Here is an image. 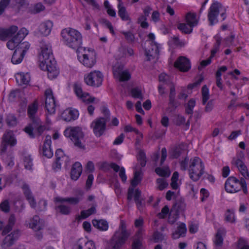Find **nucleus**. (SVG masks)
Here are the masks:
<instances>
[{"label": "nucleus", "mask_w": 249, "mask_h": 249, "mask_svg": "<svg viewBox=\"0 0 249 249\" xmlns=\"http://www.w3.org/2000/svg\"><path fill=\"white\" fill-rule=\"evenodd\" d=\"M0 209L4 213H8L10 211V204L8 200H5L0 203Z\"/></svg>", "instance_id": "13d9d810"}, {"label": "nucleus", "mask_w": 249, "mask_h": 249, "mask_svg": "<svg viewBox=\"0 0 249 249\" xmlns=\"http://www.w3.org/2000/svg\"><path fill=\"white\" fill-rule=\"evenodd\" d=\"M232 162L238 168L239 171L245 179L249 178V173L248 168L242 160L239 159L234 158Z\"/></svg>", "instance_id": "393cba45"}, {"label": "nucleus", "mask_w": 249, "mask_h": 249, "mask_svg": "<svg viewBox=\"0 0 249 249\" xmlns=\"http://www.w3.org/2000/svg\"><path fill=\"white\" fill-rule=\"evenodd\" d=\"M137 160L142 167L145 166L146 163V158L145 154L143 151L141 150L139 152Z\"/></svg>", "instance_id": "09e8293b"}, {"label": "nucleus", "mask_w": 249, "mask_h": 249, "mask_svg": "<svg viewBox=\"0 0 249 249\" xmlns=\"http://www.w3.org/2000/svg\"><path fill=\"white\" fill-rule=\"evenodd\" d=\"M124 66L123 65H115L112 68L113 74L115 78L117 76L120 74L124 71Z\"/></svg>", "instance_id": "3c124183"}, {"label": "nucleus", "mask_w": 249, "mask_h": 249, "mask_svg": "<svg viewBox=\"0 0 249 249\" xmlns=\"http://www.w3.org/2000/svg\"><path fill=\"white\" fill-rule=\"evenodd\" d=\"M92 223L95 228L101 231H106L108 228V222L104 219H93Z\"/></svg>", "instance_id": "473e14b6"}, {"label": "nucleus", "mask_w": 249, "mask_h": 249, "mask_svg": "<svg viewBox=\"0 0 249 249\" xmlns=\"http://www.w3.org/2000/svg\"><path fill=\"white\" fill-rule=\"evenodd\" d=\"M19 236V231L16 230L7 235L3 239L2 244V248L9 247L12 246Z\"/></svg>", "instance_id": "5701e85b"}, {"label": "nucleus", "mask_w": 249, "mask_h": 249, "mask_svg": "<svg viewBox=\"0 0 249 249\" xmlns=\"http://www.w3.org/2000/svg\"><path fill=\"white\" fill-rule=\"evenodd\" d=\"M130 93L133 98L140 99L142 97L141 90L139 88L132 89Z\"/></svg>", "instance_id": "4d7b16f0"}, {"label": "nucleus", "mask_w": 249, "mask_h": 249, "mask_svg": "<svg viewBox=\"0 0 249 249\" xmlns=\"http://www.w3.org/2000/svg\"><path fill=\"white\" fill-rule=\"evenodd\" d=\"M203 80H204V78H203V76L202 75L200 76L198 79H197L196 82L192 83H190L187 85V89L189 90H192L194 88L198 87L200 85V84L201 83V82L203 81Z\"/></svg>", "instance_id": "603ef678"}, {"label": "nucleus", "mask_w": 249, "mask_h": 249, "mask_svg": "<svg viewBox=\"0 0 249 249\" xmlns=\"http://www.w3.org/2000/svg\"><path fill=\"white\" fill-rule=\"evenodd\" d=\"M30 227L36 231H38L42 229L43 224L40 222V218L37 215H35L30 223Z\"/></svg>", "instance_id": "f704fd0d"}, {"label": "nucleus", "mask_w": 249, "mask_h": 249, "mask_svg": "<svg viewBox=\"0 0 249 249\" xmlns=\"http://www.w3.org/2000/svg\"><path fill=\"white\" fill-rule=\"evenodd\" d=\"M30 47V44L27 41L23 42L15 49L11 58V62L14 64L20 63L25 54Z\"/></svg>", "instance_id": "f8f14e48"}, {"label": "nucleus", "mask_w": 249, "mask_h": 249, "mask_svg": "<svg viewBox=\"0 0 249 249\" xmlns=\"http://www.w3.org/2000/svg\"><path fill=\"white\" fill-rule=\"evenodd\" d=\"M51 143L52 141L51 136L49 135L46 136L43 143L42 154L48 158H51L53 156V152L51 148Z\"/></svg>", "instance_id": "b1692460"}, {"label": "nucleus", "mask_w": 249, "mask_h": 249, "mask_svg": "<svg viewBox=\"0 0 249 249\" xmlns=\"http://www.w3.org/2000/svg\"><path fill=\"white\" fill-rule=\"evenodd\" d=\"M56 160L53 164L52 167L55 171H58L61 169V164L63 163L67 164L69 161V158L64 153L61 149H58L55 152Z\"/></svg>", "instance_id": "dca6fc26"}, {"label": "nucleus", "mask_w": 249, "mask_h": 249, "mask_svg": "<svg viewBox=\"0 0 249 249\" xmlns=\"http://www.w3.org/2000/svg\"><path fill=\"white\" fill-rule=\"evenodd\" d=\"M53 25V22L51 20H45L42 22L38 26V32L42 36H47L50 34Z\"/></svg>", "instance_id": "6ab92c4d"}, {"label": "nucleus", "mask_w": 249, "mask_h": 249, "mask_svg": "<svg viewBox=\"0 0 249 249\" xmlns=\"http://www.w3.org/2000/svg\"><path fill=\"white\" fill-rule=\"evenodd\" d=\"M238 249H249V245L246 240L240 238L237 243Z\"/></svg>", "instance_id": "6e6d98bb"}, {"label": "nucleus", "mask_w": 249, "mask_h": 249, "mask_svg": "<svg viewBox=\"0 0 249 249\" xmlns=\"http://www.w3.org/2000/svg\"><path fill=\"white\" fill-rule=\"evenodd\" d=\"M121 33L123 34L126 40L129 43H133L135 41V36L134 34L131 31H122Z\"/></svg>", "instance_id": "79ce46f5"}, {"label": "nucleus", "mask_w": 249, "mask_h": 249, "mask_svg": "<svg viewBox=\"0 0 249 249\" xmlns=\"http://www.w3.org/2000/svg\"><path fill=\"white\" fill-rule=\"evenodd\" d=\"M185 207L186 204L184 202V200L182 198L177 199L173 205V207L176 209L178 212L183 211L185 210Z\"/></svg>", "instance_id": "ea45409f"}, {"label": "nucleus", "mask_w": 249, "mask_h": 249, "mask_svg": "<svg viewBox=\"0 0 249 249\" xmlns=\"http://www.w3.org/2000/svg\"><path fill=\"white\" fill-rule=\"evenodd\" d=\"M63 203H55L54 210L56 213L62 215L70 214L71 212V207Z\"/></svg>", "instance_id": "bb28decb"}, {"label": "nucleus", "mask_w": 249, "mask_h": 249, "mask_svg": "<svg viewBox=\"0 0 249 249\" xmlns=\"http://www.w3.org/2000/svg\"><path fill=\"white\" fill-rule=\"evenodd\" d=\"M61 35L64 43L73 50H78L82 45L81 34L77 30L71 28H65L62 30Z\"/></svg>", "instance_id": "7ed1b4c3"}, {"label": "nucleus", "mask_w": 249, "mask_h": 249, "mask_svg": "<svg viewBox=\"0 0 249 249\" xmlns=\"http://www.w3.org/2000/svg\"><path fill=\"white\" fill-rule=\"evenodd\" d=\"M82 172V167L79 162H75L72 166L71 172V177L72 180H76L80 176Z\"/></svg>", "instance_id": "c756f323"}, {"label": "nucleus", "mask_w": 249, "mask_h": 249, "mask_svg": "<svg viewBox=\"0 0 249 249\" xmlns=\"http://www.w3.org/2000/svg\"><path fill=\"white\" fill-rule=\"evenodd\" d=\"M147 37L150 42V48L149 49L145 50V55L147 61H150L159 55L160 45L155 41V36L154 33H150Z\"/></svg>", "instance_id": "9b49d317"}, {"label": "nucleus", "mask_w": 249, "mask_h": 249, "mask_svg": "<svg viewBox=\"0 0 249 249\" xmlns=\"http://www.w3.org/2000/svg\"><path fill=\"white\" fill-rule=\"evenodd\" d=\"M151 20L155 23L159 22L160 20V15L159 11L154 10L151 14Z\"/></svg>", "instance_id": "e2e57ef3"}, {"label": "nucleus", "mask_w": 249, "mask_h": 249, "mask_svg": "<svg viewBox=\"0 0 249 249\" xmlns=\"http://www.w3.org/2000/svg\"><path fill=\"white\" fill-rule=\"evenodd\" d=\"M8 145L9 146L8 143H7L1 140V142L0 145V155H4L7 153Z\"/></svg>", "instance_id": "338daca9"}, {"label": "nucleus", "mask_w": 249, "mask_h": 249, "mask_svg": "<svg viewBox=\"0 0 249 249\" xmlns=\"http://www.w3.org/2000/svg\"><path fill=\"white\" fill-rule=\"evenodd\" d=\"M226 234V231L224 229L220 228L217 230L213 240L215 248L220 249L222 247Z\"/></svg>", "instance_id": "4be33fe9"}, {"label": "nucleus", "mask_w": 249, "mask_h": 249, "mask_svg": "<svg viewBox=\"0 0 249 249\" xmlns=\"http://www.w3.org/2000/svg\"><path fill=\"white\" fill-rule=\"evenodd\" d=\"M140 176V172L136 171L135 172L134 178L131 182V184L132 186L135 187L138 184L139 182L140 181V179L139 178Z\"/></svg>", "instance_id": "69168bd1"}, {"label": "nucleus", "mask_w": 249, "mask_h": 249, "mask_svg": "<svg viewBox=\"0 0 249 249\" xmlns=\"http://www.w3.org/2000/svg\"><path fill=\"white\" fill-rule=\"evenodd\" d=\"M64 135L70 138L74 145L79 148L85 149V146L82 142L84 134L79 126L69 127L64 132Z\"/></svg>", "instance_id": "423d86ee"}, {"label": "nucleus", "mask_w": 249, "mask_h": 249, "mask_svg": "<svg viewBox=\"0 0 249 249\" xmlns=\"http://www.w3.org/2000/svg\"><path fill=\"white\" fill-rule=\"evenodd\" d=\"M18 30V27L15 25H12L8 28H0V40H6L11 37Z\"/></svg>", "instance_id": "412c9836"}, {"label": "nucleus", "mask_w": 249, "mask_h": 249, "mask_svg": "<svg viewBox=\"0 0 249 249\" xmlns=\"http://www.w3.org/2000/svg\"><path fill=\"white\" fill-rule=\"evenodd\" d=\"M227 8L221 3L213 0L208 10L207 18L209 24L213 26L218 22V17L220 15L222 20L224 21L227 18Z\"/></svg>", "instance_id": "20e7f679"}, {"label": "nucleus", "mask_w": 249, "mask_h": 249, "mask_svg": "<svg viewBox=\"0 0 249 249\" xmlns=\"http://www.w3.org/2000/svg\"><path fill=\"white\" fill-rule=\"evenodd\" d=\"M178 29L182 33L189 34L193 31V27H190L188 23H180L178 25Z\"/></svg>", "instance_id": "a19ab883"}, {"label": "nucleus", "mask_w": 249, "mask_h": 249, "mask_svg": "<svg viewBox=\"0 0 249 249\" xmlns=\"http://www.w3.org/2000/svg\"><path fill=\"white\" fill-rule=\"evenodd\" d=\"M156 182L159 184L157 189L160 191L164 190L168 185V183L164 178H159L157 179Z\"/></svg>", "instance_id": "5fc2aeb1"}, {"label": "nucleus", "mask_w": 249, "mask_h": 249, "mask_svg": "<svg viewBox=\"0 0 249 249\" xmlns=\"http://www.w3.org/2000/svg\"><path fill=\"white\" fill-rule=\"evenodd\" d=\"M73 89L78 99L86 104L91 103L96 104L100 101L99 99L92 97L89 93L84 91L81 85L78 83L74 84Z\"/></svg>", "instance_id": "9d476101"}, {"label": "nucleus", "mask_w": 249, "mask_h": 249, "mask_svg": "<svg viewBox=\"0 0 249 249\" xmlns=\"http://www.w3.org/2000/svg\"><path fill=\"white\" fill-rule=\"evenodd\" d=\"M235 36L233 33H231V35L225 37L224 39V41L227 46H230L232 45L233 43L234 39H235Z\"/></svg>", "instance_id": "680f3d73"}, {"label": "nucleus", "mask_w": 249, "mask_h": 249, "mask_svg": "<svg viewBox=\"0 0 249 249\" xmlns=\"http://www.w3.org/2000/svg\"><path fill=\"white\" fill-rule=\"evenodd\" d=\"M103 77V74L101 71H93L85 76L84 81L89 86L99 87L102 84Z\"/></svg>", "instance_id": "ddd939ff"}, {"label": "nucleus", "mask_w": 249, "mask_h": 249, "mask_svg": "<svg viewBox=\"0 0 249 249\" xmlns=\"http://www.w3.org/2000/svg\"><path fill=\"white\" fill-rule=\"evenodd\" d=\"M201 93L202 104L205 105L210 98L209 89L206 85L203 86L201 89Z\"/></svg>", "instance_id": "58836bf2"}, {"label": "nucleus", "mask_w": 249, "mask_h": 249, "mask_svg": "<svg viewBox=\"0 0 249 249\" xmlns=\"http://www.w3.org/2000/svg\"><path fill=\"white\" fill-rule=\"evenodd\" d=\"M84 53L82 55L77 54L78 59L84 66L88 68H92L96 62V53L92 48H84Z\"/></svg>", "instance_id": "1a4fd4ad"}, {"label": "nucleus", "mask_w": 249, "mask_h": 249, "mask_svg": "<svg viewBox=\"0 0 249 249\" xmlns=\"http://www.w3.org/2000/svg\"><path fill=\"white\" fill-rule=\"evenodd\" d=\"M118 15L123 21L130 20V18L124 6H118Z\"/></svg>", "instance_id": "e433bc0d"}, {"label": "nucleus", "mask_w": 249, "mask_h": 249, "mask_svg": "<svg viewBox=\"0 0 249 249\" xmlns=\"http://www.w3.org/2000/svg\"><path fill=\"white\" fill-rule=\"evenodd\" d=\"M105 117H99L93 121L90 127L92 128L93 133L98 137H101L106 128V123L109 120L110 113L109 110H103Z\"/></svg>", "instance_id": "6e6552de"}, {"label": "nucleus", "mask_w": 249, "mask_h": 249, "mask_svg": "<svg viewBox=\"0 0 249 249\" xmlns=\"http://www.w3.org/2000/svg\"><path fill=\"white\" fill-rule=\"evenodd\" d=\"M168 43L170 46L176 47L181 46L182 45V42L180 41L179 37L178 36H174L172 38L169 40Z\"/></svg>", "instance_id": "bf43d9fd"}, {"label": "nucleus", "mask_w": 249, "mask_h": 249, "mask_svg": "<svg viewBox=\"0 0 249 249\" xmlns=\"http://www.w3.org/2000/svg\"><path fill=\"white\" fill-rule=\"evenodd\" d=\"M185 20L190 27H194L197 24L198 21L195 13H188L186 15Z\"/></svg>", "instance_id": "c9c22d12"}, {"label": "nucleus", "mask_w": 249, "mask_h": 249, "mask_svg": "<svg viewBox=\"0 0 249 249\" xmlns=\"http://www.w3.org/2000/svg\"><path fill=\"white\" fill-rule=\"evenodd\" d=\"M17 83L19 85H28L30 81V75L29 73L19 72L15 75Z\"/></svg>", "instance_id": "a878e982"}, {"label": "nucleus", "mask_w": 249, "mask_h": 249, "mask_svg": "<svg viewBox=\"0 0 249 249\" xmlns=\"http://www.w3.org/2000/svg\"><path fill=\"white\" fill-rule=\"evenodd\" d=\"M6 122L8 126H14L17 124V119L14 115L9 114L6 119Z\"/></svg>", "instance_id": "8fccbe9b"}, {"label": "nucleus", "mask_w": 249, "mask_h": 249, "mask_svg": "<svg viewBox=\"0 0 249 249\" xmlns=\"http://www.w3.org/2000/svg\"><path fill=\"white\" fill-rule=\"evenodd\" d=\"M155 172L157 175L161 177H168L171 173L169 169H165L160 167H157Z\"/></svg>", "instance_id": "49530a36"}, {"label": "nucleus", "mask_w": 249, "mask_h": 249, "mask_svg": "<svg viewBox=\"0 0 249 249\" xmlns=\"http://www.w3.org/2000/svg\"><path fill=\"white\" fill-rule=\"evenodd\" d=\"M2 141L8 143L10 147H13L17 144V140L13 131L11 130H7L3 134Z\"/></svg>", "instance_id": "c85d7f7f"}, {"label": "nucleus", "mask_w": 249, "mask_h": 249, "mask_svg": "<svg viewBox=\"0 0 249 249\" xmlns=\"http://www.w3.org/2000/svg\"><path fill=\"white\" fill-rule=\"evenodd\" d=\"M39 60V67L42 70L47 71L48 78L51 80L55 78L59 74V71L49 43L42 44Z\"/></svg>", "instance_id": "f257e3e1"}, {"label": "nucleus", "mask_w": 249, "mask_h": 249, "mask_svg": "<svg viewBox=\"0 0 249 249\" xmlns=\"http://www.w3.org/2000/svg\"><path fill=\"white\" fill-rule=\"evenodd\" d=\"M147 19V17L143 15H141L138 18L137 22L142 29H147L149 26Z\"/></svg>", "instance_id": "37998d69"}, {"label": "nucleus", "mask_w": 249, "mask_h": 249, "mask_svg": "<svg viewBox=\"0 0 249 249\" xmlns=\"http://www.w3.org/2000/svg\"><path fill=\"white\" fill-rule=\"evenodd\" d=\"M190 178L195 181H197L204 173V165L202 160L197 157L190 160L189 168Z\"/></svg>", "instance_id": "0eeeda50"}, {"label": "nucleus", "mask_w": 249, "mask_h": 249, "mask_svg": "<svg viewBox=\"0 0 249 249\" xmlns=\"http://www.w3.org/2000/svg\"><path fill=\"white\" fill-rule=\"evenodd\" d=\"M80 201V198L78 197H61L59 196L54 198L55 203H64L67 202L71 205H77Z\"/></svg>", "instance_id": "7c9ffc66"}, {"label": "nucleus", "mask_w": 249, "mask_h": 249, "mask_svg": "<svg viewBox=\"0 0 249 249\" xmlns=\"http://www.w3.org/2000/svg\"><path fill=\"white\" fill-rule=\"evenodd\" d=\"M187 231L186 225L184 223H181L178 226L177 230L172 233V237L174 239H178L180 237L185 236Z\"/></svg>", "instance_id": "2f4dec72"}, {"label": "nucleus", "mask_w": 249, "mask_h": 249, "mask_svg": "<svg viewBox=\"0 0 249 249\" xmlns=\"http://www.w3.org/2000/svg\"><path fill=\"white\" fill-rule=\"evenodd\" d=\"M131 78L130 73L127 71H124L117 76L115 78L118 79L120 81L124 82L129 80Z\"/></svg>", "instance_id": "de8ad7c7"}, {"label": "nucleus", "mask_w": 249, "mask_h": 249, "mask_svg": "<svg viewBox=\"0 0 249 249\" xmlns=\"http://www.w3.org/2000/svg\"><path fill=\"white\" fill-rule=\"evenodd\" d=\"M173 122L176 125L179 126L185 123V119L183 116L177 115L174 117Z\"/></svg>", "instance_id": "052dcab7"}, {"label": "nucleus", "mask_w": 249, "mask_h": 249, "mask_svg": "<svg viewBox=\"0 0 249 249\" xmlns=\"http://www.w3.org/2000/svg\"><path fill=\"white\" fill-rule=\"evenodd\" d=\"M241 179L240 180L234 177L231 176L228 178L225 183V188L227 192L234 193L241 189Z\"/></svg>", "instance_id": "2eb2a0df"}, {"label": "nucleus", "mask_w": 249, "mask_h": 249, "mask_svg": "<svg viewBox=\"0 0 249 249\" xmlns=\"http://www.w3.org/2000/svg\"><path fill=\"white\" fill-rule=\"evenodd\" d=\"M130 236V232L127 230L125 222L124 220H121L119 229L115 232L111 239L112 249H120Z\"/></svg>", "instance_id": "39448f33"}, {"label": "nucleus", "mask_w": 249, "mask_h": 249, "mask_svg": "<svg viewBox=\"0 0 249 249\" xmlns=\"http://www.w3.org/2000/svg\"><path fill=\"white\" fill-rule=\"evenodd\" d=\"M78 115V110H64L61 113L62 118L67 122L76 119Z\"/></svg>", "instance_id": "cd10ccee"}, {"label": "nucleus", "mask_w": 249, "mask_h": 249, "mask_svg": "<svg viewBox=\"0 0 249 249\" xmlns=\"http://www.w3.org/2000/svg\"><path fill=\"white\" fill-rule=\"evenodd\" d=\"M16 221V218L14 215L10 216L7 224L3 228L1 234L5 235L8 233L12 229Z\"/></svg>", "instance_id": "72a5a7b5"}, {"label": "nucleus", "mask_w": 249, "mask_h": 249, "mask_svg": "<svg viewBox=\"0 0 249 249\" xmlns=\"http://www.w3.org/2000/svg\"><path fill=\"white\" fill-rule=\"evenodd\" d=\"M24 167L26 169L31 170L33 166V160L31 156H25L24 158Z\"/></svg>", "instance_id": "864d4df0"}, {"label": "nucleus", "mask_w": 249, "mask_h": 249, "mask_svg": "<svg viewBox=\"0 0 249 249\" xmlns=\"http://www.w3.org/2000/svg\"><path fill=\"white\" fill-rule=\"evenodd\" d=\"M225 217L226 221L230 223H234L235 222L234 212L233 210H227L225 213Z\"/></svg>", "instance_id": "c03bdc74"}, {"label": "nucleus", "mask_w": 249, "mask_h": 249, "mask_svg": "<svg viewBox=\"0 0 249 249\" xmlns=\"http://www.w3.org/2000/svg\"><path fill=\"white\" fill-rule=\"evenodd\" d=\"M174 67L181 72H187L191 68V64L188 58L181 56L175 61Z\"/></svg>", "instance_id": "f3484780"}, {"label": "nucleus", "mask_w": 249, "mask_h": 249, "mask_svg": "<svg viewBox=\"0 0 249 249\" xmlns=\"http://www.w3.org/2000/svg\"><path fill=\"white\" fill-rule=\"evenodd\" d=\"M96 205H93L91 208L81 212L80 216L82 219H86L90 215L96 213Z\"/></svg>", "instance_id": "4c0bfd02"}, {"label": "nucleus", "mask_w": 249, "mask_h": 249, "mask_svg": "<svg viewBox=\"0 0 249 249\" xmlns=\"http://www.w3.org/2000/svg\"><path fill=\"white\" fill-rule=\"evenodd\" d=\"M11 0H0V16L1 15L6 8L9 5Z\"/></svg>", "instance_id": "0e129e2a"}, {"label": "nucleus", "mask_w": 249, "mask_h": 249, "mask_svg": "<svg viewBox=\"0 0 249 249\" xmlns=\"http://www.w3.org/2000/svg\"><path fill=\"white\" fill-rule=\"evenodd\" d=\"M131 246L132 249H141L142 242L141 239H134Z\"/></svg>", "instance_id": "774afa93"}, {"label": "nucleus", "mask_w": 249, "mask_h": 249, "mask_svg": "<svg viewBox=\"0 0 249 249\" xmlns=\"http://www.w3.org/2000/svg\"><path fill=\"white\" fill-rule=\"evenodd\" d=\"M21 189H22L26 199L28 200L30 206L33 208H35L36 203L35 198L30 189L29 186L27 184L24 183L22 185Z\"/></svg>", "instance_id": "aec40b11"}, {"label": "nucleus", "mask_w": 249, "mask_h": 249, "mask_svg": "<svg viewBox=\"0 0 249 249\" xmlns=\"http://www.w3.org/2000/svg\"><path fill=\"white\" fill-rule=\"evenodd\" d=\"M28 34L27 29L25 28H21L16 36L8 41L6 44L7 48L11 50L17 49Z\"/></svg>", "instance_id": "4468645a"}, {"label": "nucleus", "mask_w": 249, "mask_h": 249, "mask_svg": "<svg viewBox=\"0 0 249 249\" xmlns=\"http://www.w3.org/2000/svg\"><path fill=\"white\" fill-rule=\"evenodd\" d=\"M44 95L45 96V109H55L56 103L52 89L50 88L46 89Z\"/></svg>", "instance_id": "a211bd4d"}, {"label": "nucleus", "mask_w": 249, "mask_h": 249, "mask_svg": "<svg viewBox=\"0 0 249 249\" xmlns=\"http://www.w3.org/2000/svg\"><path fill=\"white\" fill-rule=\"evenodd\" d=\"M86 239L81 238L79 239L72 246V249H85Z\"/></svg>", "instance_id": "a18cd8bd"}, {"label": "nucleus", "mask_w": 249, "mask_h": 249, "mask_svg": "<svg viewBox=\"0 0 249 249\" xmlns=\"http://www.w3.org/2000/svg\"><path fill=\"white\" fill-rule=\"evenodd\" d=\"M37 110H28V115L31 123L24 128V131L31 138L41 136L46 128L37 115Z\"/></svg>", "instance_id": "f03ea898"}]
</instances>
